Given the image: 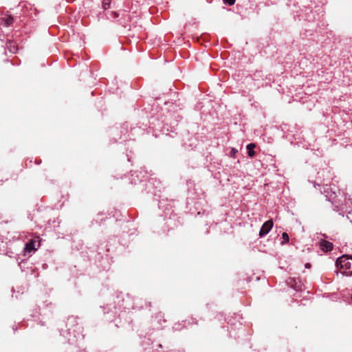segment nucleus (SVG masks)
<instances>
[{
    "instance_id": "nucleus-9",
    "label": "nucleus",
    "mask_w": 352,
    "mask_h": 352,
    "mask_svg": "<svg viewBox=\"0 0 352 352\" xmlns=\"http://www.w3.org/2000/svg\"><path fill=\"white\" fill-rule=\"evenodd\" d=\"M111 0H103L102 8L104 10H107L110 8Z\"/></svg>"
},
{
    "instance_id": "nucleus-3",
    "label": "nucleus",
    "mask_w": 352,
    "mask_h": 352,
    "mask_svg": "<svg viewBox=\"0 0 352 352\" xmlns=\"http://www.w3.org/2000/svg\"><path fill=\"white\" fill-rule=\"evenodd\" d=\"M319 245L322 251L329 252L333 250V243L330 241L321 239L319 242Z\"/></svg>"
},
{
    "instance_id": "nucleus-5",
    "label": "nucleus",
    "mask_w": 352,
    "mask_h": 352,
    "mask_svg": "<svg viewBox=\"0 0 352 352\" xmlns=\"http://www.w3.org/2000/svg\"><path fill=\"white\" fill-rule=\"evenodd\" d=\"M13 17L8 16L1 19V24L5 27H8L13 23Z\"/></svg>"
},
{
    "instance_id": "nucleus-12",
    "label": "nucleus",
    "mask_w": 352,
    "mask_h": 352,
    "mask_svg": "<svg viewBox=\"0 0 352 352\" xmlns=\"http://www.w3.org/2000/svg\"><path fill=\"white\" fill-rule=\"evenodd\" d=\"M305 267H306V268H310V267H311V264H310V263H306V264H305Z\"/></svg>"
},
{
    "instance_id": "nucleus-7",
    "label": "nucleus",
    "mask_w": 352,
    "mask_h": 352,
    "mask_svg": "<svg viewBox=\"0 0 352 352\" xmlns=\"http://www.w3.org/2000/svg\"><path fill=\"white\" fill-rule=\"evenodd\" d=\"M7 47L8 50L13 54L16 53L18 50L16 44L14 42H8L7 43Z\"/></svg>"
},
{
    "instance_id": "nucleus-13",
    "label": "nucleus",
    "mask_w": 352,
    "mask_h": 352,
    "mask_svg": "<svg viewBox=\"0 0 352 352\" xmlns=\"http://www.w3.org/2000/svg\"><path fill=\"white\" fill-rule=\"evenodd\" d=\"M294 289H300V286L295 287Z\"/></svg>"
},
{
    "instance_id": "nucleus-1",
    "label": "nucleus",
    "mask_w": 352,
    "mask_h": 352,
    "mask_svg": "<svg viewBox=\"0 0 352 352\" xmlns=\"http://www.w3.org/2000/svg\"><path fill=\"white\" fill-rule=\"evenodd\" d=\"M336 266L343 274L352 275V256L347 254L340 256L336 261Z\"/></svg>"
},
{
    "instance_id": "nucleus-4",
    "label": "nucleus",
    "mask_w": 352,
    "mask_h": 352,
    "mask_svg": "<svg viewBox=\"0 0 352 352\" xmlns=\"http://www.w3.org/2000/svg\"><path fill=\"white\" fill-rule=\"evenodd\" d=\"M36 250V248H35V241L33 239H31L28 243H27L25 245L24 251L25 252H30Z\"/></svg>"
},
{
    "instance_id": "nucleus-6",
    "label": "nucleus",
    "mask_w": 352,
    "mask_h": 352,
    "mask_svg": "<svg viewBox=\"0 0 352 352\" xmlns=\"http://www.w3.org/2000/svg\"><path fill=\"white\" fill-rule=\"evenodd\" d=\"M254 148L255 144L254 143H250L246 146V148L248 150V154L251 157H254L255 155V152L254 151Z\"/></svg>"
},
{
    "instance_id": "nucleus-10",
    "label": "nucleus",
    "mask_w": 352,
    "mask_h": 352,
    "mask_svg": "<svg viewBox=\"0 0 352 352\" xmlns=\"http://www.w3.org/2000/svg\"><path fill=\"white\" fill-rule=\"evenodd\" d=\"M224 3H227L229 6H232L235 3V0H223Z\"/></svg>"
},
{
    "instance_id": "nucleus-8",
    "label": "nucleus",
    "mask_w": 352,
    "mask_h": 352,
    "mask_svg": "<svg viewBox=\"0 0 352 352\" xmlns=\"http://www.w3.org/2000/svg\"><path fill=\"white\" fill-rule=\"evenodd\" d=\"M282 238L283 239V241L281 242L282 245H284L289 242V235L286 232H283L282 234Z\"/></svg>"
},
{
    "instance_id": "nucleus-11",
    "label": "nucleus",
    "mask_w": 352,
    "mask_h": 352,
    "mask_svg": "<svg viewBox=\"0 0 352 352\" xmlns=\"http://www.w3.org/2000/svg\"><path fill=\"white\" fill-rule=\"evenodd\" d=\"M346 217H347L348 219L350 220V221L352 223V211H350V212H348V214L346 215Z\"/></svg>"
},
{
    "instance_id": "nucleus-2",
    "label": "nucleus",
    "mask_w": 352,
    "mask_h": 352,
    "mask_svg": "<svg viewBox=\"0 0 352 352\" xmlns=\"http://www.w3.org/2000/svg\"><path fill=\"white\" fill-rule=\"evenodd\" d=\"M273 226H274V223H273L272 220L270 219V220L265 221L263 224V226H261V228L260 229L259 234H258L259 236L263 237L265 235H267L270 232L272 228H273Z\"/></svg>"
}]
</instances>
